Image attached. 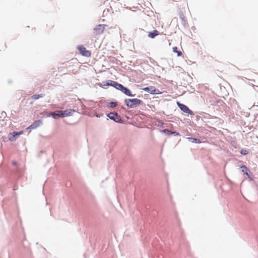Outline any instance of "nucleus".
Here are the masks:
<instances>
[{
    "instance_id": "obj_22",
    "label": "nucleus",
    "mask_w": 258,
    "mask_h": 258,
    "mask_svg": "<svg viewBox=\"0 0 258 258\" xmlns=\"http://www.w3.org/2000/svg\"><path fill=\"white\" fill-rule=\"evenodd\" d=\"M179 17L182 20H184V15L182 13V12H180L179 13Z\"/></svg>"
},
{
    "instance_id": "obj_17",
    "label": "nucleus",
    "mask_w": 258,
    "mask_h": 258,
    "mask_svg": "<svg viewBox=\"0 0 258 258\" xmlns=\"http://www.w3.org/2000/svg\"><path fill=\"white\" fill-rule=\"evenodd\" d=\"M43 94H35L34 95L32 96V99H33L34 100H36V99H39V98H42L43 97Z\"/></svg>"
},
{
    "instance_id": "obj_6",
    "label": "nucleus",
    "mask_w": 258,
    "mask_h": 258,
    "mask_svg": "<svg viewBox=\"0 0 258 258\" xmlns=\"http://www.w3.org/2000/svg\"><path fill=\"white\" fill-rule=\"evenodd\" d=\"M177 104L179 108L184 112L189 114H191L192 113V111L185 105L181 104L178 102H177Z\"/></svg>"
},
{
    "instance_id": "obj_15",
    "label": "nucleus",
    "mask_w": 258,
    "mask_h": 258,
    "mask_svg": "<svg viewBox=\"0 0 258 258\" xmlns=\"http://www.w3.org/2000/svg\"><path fill=\"white\" fill-rule=\"evenodd\" d=\"M188 140L192 143H201V141L199 139H197V138H189Z\"/></svg>"
},
{
    "instance_id": "obj_13",
    "label": "nucleus",
    "mask_w": 258,
    "mask_h": 258,
    "mask_svg": "<svg viewBox=\"0 0 258 258\" xmlns=\"http://www.w3.org/2000/svg\"><path fill=\"white\" fill-rule=\"evenodd\" d=\"M158 35L159 32L157 30H155L153 32H149L148 36L151 38H154Z\"/></svg>"
},
{
    "instance_id": "obj_25",
    "label": "nucleus",
    "mask_w": 258,
    "mask_h": 258,
    "mask_svg": "<svg viewBox=\"0 0 258 258\" xmlns=\"http://www.w3.org/2000/svg\"><path fill=\"white\" fill-rule=\"evenodd\" d=\"M13 164H14V165H16V162H13Z\"/></svg>"
},
{
    "instance_id": "obj_24",
    "label": "nucleus",
    "mask_w": 258,
    "mask_h": 258,
    "mask_svg": "<svg viewBox=\"0 0 258 258\" xmlns=\"http://www.w3.org/2000/svg\"><path fill=\"white\" fill-rule=\"evenodd\" d=\"M173 1H175V2H179L181 0H173Z\"/></svg>"
},
{
    "instance_id": "obj_5",
    "label": "nucleus",
    "mask_w": 258,
    "mask_h": 258,
    "mask_svg": "<svg viewBox=\"0 0 258 258\" xmlns=\"http://www.w3.org/2000/svg\"><path fill=\"white\" fill-rule=\"evenodd\" d=\"M108 116L110 119L113 120L116 122H120L121 121V118L116 112H110L108 114Z\"/></svg>"
},
{
    "instance_id": "obj_11",
    "label": "nucleus",
    "mask_w": 258,
    "mask_h": 258,
    "mask_svg": "<svg viewBox=\"0 0 258 258\" xmlns=\"http://www.w3.org/2000/svg\"><path fill=\"white\" fill-rule=\"evenodd\" d=\"M121 91L125 94L126 95H127L128 96H134L135 95H133L131 92V91L128 89L127 88L123 87L122 89L121 90Z\"/></svg>"
},
{
    "instance_id": "obj_21",
    "label": "nucleus",
    "mask_w": 258,
    "mask_h": 258,
    "mask_svg": "<svg viewBox=\"0 0 258 258\" xmlns=\"http://www.w3.org/2000/svg\"><path fill=\"white\" fill-rule=\"evenodd\" d=\"M162 132L164 133H167L168 135H171V131H169L167 129H165L162 131Z\"/></svg>"
},
{
    "instance_id": "obj_2",
    "label": "nucleus",
    "mask_w": 258,
    "mask_h": 258,
    "mask_svg": "<svg viewBox=\"0 0 258 258\" xmlns=\"http://www.w3.org/2000/svg\"><path fill=\"white\" fill-rule=\"evenodd\" d=\"M142 90L149 92L151 94H161L162 93L159 90L155 89L154 86L145 87L143 88Z\"/></svg>"
},
{
    "instance_id": "obj_8",
    "label": "nucleus",
    "mask_w": 258,
    "mask_h": 258,
    "mask_svg": "<svg viewBox=\"0 0 258 258\" xmlns=\"http://www.w3.org/2000/svg\"><path fill=\"white\" fill-rule=\"evenodd\" d=\"M41 123H42V121L41 120H36L34 121V122L32 124H31L28 127H27V130L35 129L37 127L39 126Z\"/></svg>"
},
{
    "instance_id": "obj_1",
    "label": "nucleus",
    "mask_w": 258,
    "mask_h": 258,
    "mask_svg": "<svg viewBox=\"0 0 258 258\" xmlns=\"http://www.w3.org/2000/svg\"><path fill=\"white\" fill-rule=\"evenodd\" d=\"M142 101L139 99H127L125 100L126 105L129 108H133L141 104Z\"/></svg>"
},
{
    "instance_id": "obj_7",
    "label": "nucleus",
    "mask_w": 258,
    "mask_h": 258,
    "mask_svg": "<svg viewBox=\"0 0 258 258\" xmlns=\"http://www.w3.org/2000/svg\"><path fill=\"white\" fill-rule=\"evenodd\" d=\"M75 112L74 109H70L64 111H61L60 114L61 117L71 116Z\"/></svg>"
},
{
    "instance_id": "obj_18",
    "label": "nucleus",
    "mask_w": 258,
    "mask_h": 258,
    "mask_svg": "<svg viewBox=\"0 0 258 258\" xmlns=\"http://www.w3.org/2000/svg\"><path fill=\"white\" fill-rule=\"evenodd\" d=\"M115 88L117 90H120L121 91V90L123 88V86L121 84L117 83L116 84H115Z\"/></svg>"
},
{
    "instance_id": "obj_14",
    "label": "nucleus",
    "mask_w": 258,
    "mask_h": 258,
    "mask_svg": "<svg viewBox=\"0 0 258 258\" xmlns=\"http://www.w3.org/2000/svg\"><path fill=\"white\" fill-rule=\"evenodd\" d=\"M103 83L104 86H112L115 87V84H116L117 82L109 80L107 82H103Z\"/></svg>"
},
{
    "instance_id": "obj_19",
    "label": "nucleus",
    "mask_w": 258,
    "mask_h": 258,
    "mask_svg": "<svg viewBox=\"0 0 258 258\" xmlns=\"http://www.w3.org/2000/svg\"><path fill=\"white\" fill-rule=\"evenodd\" d=\"M240 153L242 155H247L248 153V151L247 150L242 149V150H241L240 151Z\"/></svg>"
},
{
    "instance_id": "obj_10",
    "label": "nucleus",
    "mask_w": 258,
    "mask_h": 258,
    "mask_svg": "<svg viewBox=\"0 0 258 258\" xmlns=\"http://www.w3.org/2000/svg\"><path fill=\"white\" fill-rule=\"evenodd\" d=\"M61 111H57L53 112H51L48 116H51L53 118L56 119L58 117H61L60 114Z\"/></svg>"
},
{
    "instance_id": "obj_4",
    "label": "nucleus",
    "mask_w": 258,
    "mask_h": 258,
    "mask_svg": "<svg viewBox=\"0 0 258 258\" xmlns=\"http://www.w3.org/2000/svg\"><path fill=\"white\" fill-rule=\"evenodd\" d=\"M77 48L82 55L86 57L90 56L91 52L90 51L87 50L83 46L79 45L77 47Z\"/></svg>"
},
{
    "instance_id": "obj_20",
    "label": "nucleus",
    "mask_w": 258,
    "mask_h": 258,
    "mask_svg": "<svg viewBox=\"0 0 258 258\" xmlns=\"http://www.w3.org/2000/svg\"><path fill=\"white\" fill-rule=\"evenodd\" d=\"M117 105V103L116 102H111L109 104V106L111 108L115 107Z\"/></svg>"
},
{
    "instance_id": "obj_12",
    "label": "nucleus",
    "mask_w": 258,
    "mask_h": 258,
    "mask_svg": "<svg viewBox=\"0 0 258 258\" xmlns=\"http://www.w3.org/2000/svg\"><path fill=\"white\" fill-rule=\"evenodd\" d=\"M24 132L23 131H20L19 132H13L12 135L13 137L11 138H10V140L11 141H14L15 140V137L17 136H20L22 134H23Z\"/></svg>"
},
{
    "instance_id": "obj_23",
    "label": "nucleus",
    "mask_w": 258,
    "mask_h": 258,
    "mask_svg": "<svg viewBox=\"0 0 258 258\" xmlns=\"http://www.w3.org/2000/svg\"><path fill=\"white\" fill-rule=\"evenodd\" d=\"M171 134H173V135H176V136L179 135V133L177 132H171Z\"/></svg>"
},
{
    "instance_id": "obj_16",
    "label": "nucleus",
    "mask_w": 258,
    "mask_h": 258,
    "mask_svg": "<svg viewBox=\"0 0 258 258\" xmlns=\"http://www.w3.org/2000/svg\"><path fill=\"white\" fill-rule=\"evenodd\" d=\"M173 51L175 53H177V56H180L182 55V52L181 51L177 50V47H173Z\"/></svg>"
},
{
    "instance_id": "obj_3",
    "label": "nucleus",
    "mask_w": 258,
    "mask_h": 258,
    "mask_svg": "<svg viewBox=\"0 0 258 258\" xmlns=\"http://www.w3.org/2000/svg\"><path fill=\"white\" fill-rule=\"evenodd\" d=\"M104 30V26L103 25H98L94 29L93 31V35L95 36L99 35L102 34Z\"/></svg>"
},
{
    "instance_id": "obj_9",
    "label": "nucleus",
    "mask_w": 258,
    "mask_h": 258,
    "mask_svg": "<svg viewBox=\"0 0 258 258\" xmlns=\"http://www.w3.org/2000/svg\"><path fill=\"white\" fill-rule=\"evenodd\" d=\"M240 168L241 169V171L247 176V177L250 180H251L252 179L250 177L248 173L249 172V169L247 168V167L245 165H242L240 167Z\"/></svg>"
}]
</instances>
